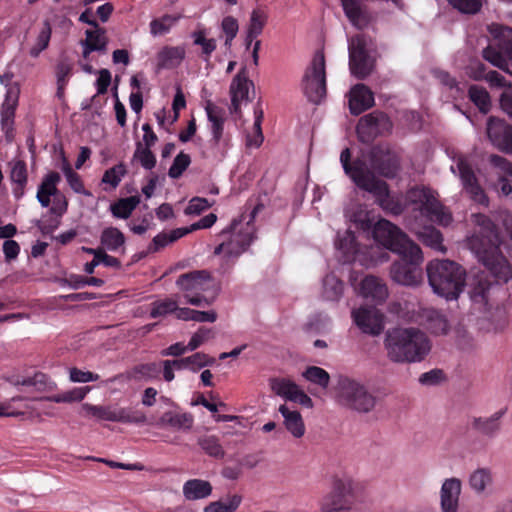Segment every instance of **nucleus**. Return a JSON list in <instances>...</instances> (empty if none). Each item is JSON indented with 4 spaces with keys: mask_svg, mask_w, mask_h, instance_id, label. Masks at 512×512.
I'll use <instances>...</instances> for the list:
<instances>
[{
    "mask_svg": "<svg viewBox=\"0 0 512 512\" xmlns=\"http://www.w3.org/2000/svg\"><path fill=\"white\" fill-rule=\"evenodd\" d=\"M10 382L15 386H32L38 391H53L57 385L46 374L33 372L25 376H12Z\"/></svg>",
    "mask_w": 512,
    "mask_h": 512,
    "instance_id": "29",
    "label": "nucleus"
},
{
    "mask_svg": "<svg viewBox=\"0 0 512 512\" xmlns=\"http://www.w3.org/2000/svg\"><path fill=\"white\" fill-rule=\"evenodd\" d=\"M349 67L351 74L359 79L368 76L374 67V57L364 35H356L349 40Z\"/></svg>",
    "mask_w": 512,
    "mask_h": 512,
    "instance_id": "14",
    "label": "nucleus"
},
{
    "mask_svg": "<svg viewBox=\"0 0 512 512\" xmlns=\"http://www.w3.org/2000/svg\"><path fill=\"white\" fill-rule=\"evenodd\" d=\"M354 324L361 332L378 336L384 330V315L375 307L360 306L351 312Z\"/></svg>",
    "mask_w": 512,
    "mask_h": 512,
    "instance_id": "18",
    "label": "nucleus"
},
{
    "mask_svg": "<svg viewBox=\"0 0 512 512\" xmlns=\"http://www.w3.org/2000/svg\"><path fill=\"white\" fill-rule=\"evenodd\" d=\"M100 242L105 249L117 252L124 246L125 236L119 229L107 227L101 233Z\"/></svg>",
    "mask_w": 512,
    "mask_h": 512,
    "instance_id": "42",
    "label": "nucleus"
},
{
    "mask_svg": "<svg viewBox=\"0 0 512 512\" xmlns=\"http://www.w3.org/2000/svg\"><path fill=\"white\" fill-rule=\"evenodd\" d=\"M51 38V27L48 23H44L40 29L34 45L30 49V55L37 57L39 54L48 47Z\"/></svg>",
    "mask_w": 512,
    "mask_h": 512,
    "instance_id": "58",
    "label": "nucleus"
},
{
    "mask_svg": "<svg viewBox=\"0 0 512 512\" xmlns=\"http://www.w3.org/2000/svg\"><path fill=\"white\" fill-rule=\"evenodd\" d=\"M271 390L286 401L294 402L304 408L314 407L311 397L289 378H272L269 380Z\"/></svg>",
    "mask_w": 512,
    "mask_h": 512,
    "instance_id": "17",
    "label": "nucleus"
},
{
    "mask_svg": "<svg viewBox=\"0 0 512 512\" xmlns=\"http://www.w3.org/2000/svg\"><path fill=\"white\" fill-rule=\"evenodd\" d=\"M254 114L255 121L253 125V132L248 134L246 137V145L249 148H258L263 142V135L261 131L263 112L260 109H255Z\"/></svg>",
    "mask_w": 512,
    "mask_h": 512,
    "instance_id": "55",
    "label": "nucleus"
},
{
    "mask_svg": "<svg viewBox=\"0 0 512 512\" xmlns=\"http://www.w3.org/2000/svg\"><path fill=\"white\" fill-rule=\"evenodd\" d=\"M427 321L428 329L434 334H445L448 331L447 320L437 311H428Z\"/></svg>",
    "mask_w": 512,
    "mask_h": 512,
    "instance_id": "59",
    "label": "nucleus"
},
{
    "mask_svg": "<svg viewBox=\"0 0 512 512\" xmlns=\"http://www.w3.org/2000/svg\"><path fill=\"white\" fill-rule=\"evenodd\" d=\"M384 346L388 358L395 363L421 362L430 352L427 335L417 328H394L386 333Z\"/></svg>",
    "mask_w": 512,
    "mask_h": 512,
    "instance_id": "3",
    "label": "nucleus"
},
{
    "mask_svg": "<svg viewBox=\"0 0 512 512\" xmlns=\"http://www.w3.org/2000/svg\"><path fill=\"white\" fill-rule=\"evenodd\" d=\"M334 390L335 398L340 405L358 413H369L376 405L375 396L359 379L341 375Z\"/></svg>",
    "mask_w": 512,
    "mask_h": 512,
    "instance_id": "6",
    "label": "nucleus"
},
{
    "mask_svg": "<svg viewBox=\"0 0 512 512\" xmlns=\"http://www.w3.org/2000/svg\"><path fill=\"white\" fill-rule=\"evenodd\" d=\"M355 485L345 475H334L330 481V491L319 502L320 512H349L353 506Z\"/></svg>",
    "mask_w": 512,
    "mask_h": 512,
    "instance_id": "8",
    "label": "nucleus"
},
{
    "mask_svg": "<svg viewBox=\"0 0 512 512\" xmlns=\"http://www.w3.org/2000/svg\"><path fill=\"white\" fill-rule=\"evenodd\" d=\"M253 83L248 79L246 72L241 70L230 85L231 113H237L242 102L248 99L249 89Z\"/></svg>",
    "mask_w": 512,
    "mask_h": 512,
    "instance_id": "26",
    "label": "nucleus"
},
{
    "mask_svg": "<svg viewBox=\"0 0 512 512\" xmlns=\"http://www.w3.org/2000/svg\"><path fill=\"white\" fill-rule=\"evenodd\" d=\"M391 123L382 113H372L362 117L357 125V134L361 141L369 142L374 137L389 131Z\"/></svg>",
    "mask_w": 512,
    "mask_h": 512,
    "instance_id": "19",
    "label": "nucleus"
},
{
    "mask_svg": "<svg viewBox=\"0 0 512 512\" xmlns=\"http://www.w3.org/2000/svg\"><path fill=\"white\" fill-rule=\"evenodd\" d=\"M400 259L395 261L390 269L392 280L400 285L416 287L423 281L422 264L424 256L421 248L416 244L396 253Z\"/></svg>",
    "mask_w": 512,
    "mask_h": 512,
    "instance_id": "7",
    "label": "nucleus"
},
{
    "mask_svg": "<svg viewBox=\"0 0 512 512\" xmlns=\"http://www.w3.org/2000/svg\"><path fill=\"white\" fill-rule=\"evenodd\" d=\"M374 240L383 248L398 253L414 242L388 220H379L373 228Z\"/></svg>",
    "mask_w": 512,
    "mask_h": 512,
    "instance_id": "16",
    "label": "nucleus"
},
{
    "mask_svg": "<svg viewBox=\"0 0 512 512\" xmlns=\"http://www.w3.org/2000/svg\"><path fill=\"white\" fill-rule=\"evenodd\" d=\"M176 286L182 292L186 303L193 306L209 305L211 301L204 293L214 286L213 279L205 270L182 274L176 280Z\"/></svg>",
    "mask_w": 512,
    "mask_h": 512,
    "instance_id": "9",
    "label": "nucleus"
},
{
    "mask_svg": "<svg viewBox=\"0 0 512 512\" xmlns=\"http://www.w3.org/2000/svg\"><path fill=\"white\" fill-rule=\"evenodd\" d=\"M343 10L349 21L357 28L368 24V15L359 0H341Z\"/></svg>",
    "mask_w": 512,
    "mask_h": 512,
    "instance_id": "36",
    "label": "nucleus"
},
{
    "mask_svg": "<svg viewBox=\"0 0 512 512\" xmlns=\"http://www.w3.org/2000/svg\"><path fill=\"white\" fill-rule=\"evenodd\" d=\"M380 153V149L373 148L370 151L369 159L363 155L362 158H358L350 164L351 153L346 148L341 152L340 162L345 174L356 186L371 193L385 211L398 215L404 210L405 205L409 204L413 206V210L419 211L421 216L427 220L442 226L449 225L452 216L438 201L436 193L431 189L425 187L410 189L406 195V203L399 197L390 195L387 184L374 175V172L386 177L394 175V169L386 168L380 163Z\"/></svg>",
    "mask_w": 512,
    "mask_h": 512,
    "instance_id": "1",
    "label": "nucleus"
},
{
    "mask_svg": "<svg viewBox=\"0 0 512 512\" xmlns=\"http://www.w3.org/2000/svg\"><path fill=\"white\" fill-rule=\"evenodd\" d=\"M488 31L497 41L500 51L489 46L483 50L484 59L495 67L512 74V70L509 68V64L512 65V28L492 23L488 26Z\"/></svg>",
    "mask_w": 512,
    "mask_h": 512,
    "instance_id": "10",
    "label": "nucleus"
},
{
    "mask_svg": "<svg viewBox=\"0 0 512 512\" xmlns=\"http://www.w3.org/2000/svg\"><path fill=\"white\" fill-rule=\"evenodd\" d=\"M348 103L351 114L359 115L373 106L374 96L364 84H356L349 91Z\"/></svg>",
    "mask_w": 512,
    "mask_h": 512,
    "instance_id": "25",
    "label": "nucleus"
},
{
    "mask_svg": "<svg viewBox=\"0 0 512 512\" xmlns=\"http://www.w3.org/2000/svg\"><path fill=\"white\" fill-rule=\"evenodd\" d=\"M192 423L193 419L189 414L166 412L159 418L157 426L161 428L173 427L179 430H188L191 428Z\"/></svg>",
    "mask_w": 512,
    "mask_h": 512,
    "instance_id": "40",
    "label": "nucleus"
},
{
    "mask_svg": "<svg viewBox=\"0 0 512 512\" xmlns=\"http://www.w3.org/2000/svg\"><path fill=\"white\" fill-rule=\"evenodd\" d=\"M178 17L172 15H164L159 19H154L150 23V32L153 36H160L168 33L176 24Z\"/></svg>",
    "mask_w": 512,
    "mask_h": 512,
    "instance_id": "56",
    "label": "nucleus"
},
{
    "mask_svg": "<svg viewBox=\"0 0 512 512\" xmlns=\"http://www.w3.org/2000/svg\"><path fill=\"white\" fill-rule=\"evenodd\" d=\"M468 293L474 303L485 305L488 301V293L492 287L485 271L474 269L470 272L468 278Z\"/></svg>",
    "mask_w": 512,
    "mask_h": 512,
    "instance_id": "22",
    "label": "nucleus"
},
{
    "mask_svg": "<svg viewBox=\"0 0 512 512\" xmlns=\"http://www.w3.org/2000/svg\"><path fill=\"white\" fill-rule=\"evenodd\" d=\"M10 382L15 386H32L38 391H53L57 385L46 374L33 372L25 376H12Z\"/></svg>",
    "mask_w": 512,
    "mask_h": 512,
    "instance_id": "28",
    "label": "nucleus"
},
{
    "mask_svg": "<svg viewBox=\"0 0 512 512\" xmlns=\"http://www.w3.org/2000/svg\"><path fill=\"white\" fill-rule=\"evenodd\" d=\"M193 43L194 45L200 46L202 50V55L204 59L207 61L211 54L216 49V40L213 38L207 37V32L205 29H199L192 33Z\"/></svg>",
    "mask_w": 512,
    "mask_h": 512,
    "instance_id": "47",
    "label": "nucleus"
},
{
    "mask_svg": "<svg viewBox=\"0 0 512 512\" xmlns=\"http://www.w3.org/2000/svg\"><path fill=\"white\" fill-rule=\"evenodd\" d=\"M177 308V301L167 298L163 300L155 301L151 304L150 316L152 318H157L160 316H165L169 313L174 312Z\"/></svg>",
    "mask_w": 512,
    "mask_h": 512,
    "instance_id": "61",
    "label": "nucleus"
},
{
    "mask_svg": "<svg viewBox=\"0 0 512 512\" xmlns=\"http://www.w3.org/2000/svg\"><path fill=\"white\" fill-rule=\"evenodd\" d=\"M335 247L342 253L343 260L346 262L358 260L362 264L370 266L388 260V253L378 246L371 247L366 256V252L359 249L355 236L349 229L343 233L338 232Z\"/></svg>",
    "mask_w": 512,
    "mask_h": 512,
    "instance_id": "11",
    "label": "nucleus"
},
{
    "mask_svg": "<svg viewBox=\"0 0 512 512\" xmlns=\"http://www.w3.org/2000/svg\"><path fill=\"white\" fill-rule=\"evenodd\" d=\"M268 19V15L265 11L261 9H254L251 12L249 24L247 26L246 31V47L249 49L254 40L262 33L266 22Z\"/></svg>",
    "mask_w": 512,
    "mask_h": 512,
    "instance_id": "35",
    "label": "nucleus"
},
{
    "mask_svg": "<svg viewBox=\"0 0 512 512\" xmlns=\"http://www.w3.org/2000/svg\"><path fill=\"white\" fill-rule=\"evenodd\" d=\"M207 118L211 124V133L215 145H220L223 140L225 112L220 107L208 103L205 107Z\"/></svg>",
    "mask_w": 512,
    "mask_h": 512,
    "instance_id": "31",
    "label": "nucleus"
},
{
    "mask_svg": "<svg viewBox=\"0 0 512 512\" xmlns=\"http://www.w3.org/2000/svg\"><path fill=\"white\" fill-rule=\"evenodd\" d=\"M134 159H136L146 170H151L156 165V158L152 153L151 148L143 147L142 143L136 144Z\"/></svg>",
    "mask_w": 512,
    "mask_h": 512,
    "instance_id": "60",
    "label": "nucleus"
},
{
    "mask_svg": "<svg viewBox=\"0 0 512 512\" xmlns=\"http://www.w3.org/2000/svg\"><path fill=\"white\" fill-rule=\"evenodd\" d=\"M428 282L433 292L446 300H456L463 292L465 269L457 262L432 260L426 266Z\"/></svg>",
    "mask_w": 512,
    "mask_h": 512,
    "instance_id": "4",
    "label": "nucleus"
},
{
    "mask_svg": "<svg viewBox=\"0 0 512 512\" xmlns=\"http://www.w3.org/2000/svg\"><path fill=\"white\" fill-rule=\"evenodd\" d=\"M80 415L85 418H94L96 420H105L115 422V419H120L116 415V406H101L92 405L90 403H83L79 411Z\"/></svg>",
    "mask_w": 512,
    "mask_h": 512,
    "instance_id": "34",
    "label": "nucleus"
},
{
    "mask_svg": "<svg viewBox=\"0 0 512 512\" xmlns=\"http://www.w3.org/2000/svg\"><path fill=\"white\" fill-rule=\"evenodd\" d=\"M140 203L139 196L119 199L110 205V211L115 218L127 219Z\"/></svg>",
    "mask_w": 512,
    "mask_h": 512,
    "instance_id": "43",
    "label": "nucleus"
},
{
    "mask_svg": "<svg viewBox=\"0 0 512 512\" xmlns=\"http://www.w3.org/2000/svg\"><path fill=\"white\" fill-rule=\"evenodd\" d=\"M473 234L467 238V245L479 262L497 279L507 282L512 278V268L502 255L501 239L493 222L483 214H473Z\"/></svg>",
    "mask_w": 512,
    "mask_h": 512,
    "instance_id": "2",
    "label": "nucleus"
},
{
    "mask_svg": "<svg viewBox=\"0 0 512 512\" xmlns=\"http://www.w3.org/2000/svg\"><path fill=\"white\" fill-rule=\"evenodd\" d=\"M256 210H253L247 217L241 216L233 220L231 225L224 229L220 237V243L215 248L216 255L222 254L226 259L237 258L253 242L255 237V226L253 224Z\"/></svg>",
    "mask_w": 512,
    "mask_h": 512,
    "instance_id": "5",
    "label": "nucleus"
},
{
    "mask_svg": "<svg viewBox=\"0 0 512 512\" xmlns=\"http://www.w3.org/2000/svg\"><path fill=\"white\" fill-rule=\"evenodd\" d=\"M487 135L497 149L512 154V127L505 121L490 117L487 123Z\"/></svg>",
    "mask_w": 512,
    "mask_h": 512,
    "instance_id": "20",
    "label": "nucleus"
},
{
    "mask_svg": "<svg viewBox=\"0 0 512 512\" xmlns=\"http://www.w3.org/2000/svg\"><path fill=\"white\" fill-rule=\"evenodd\" d=\"M486 78L492 85L505 88L500 96V105L502 110L512 118V84L507 83L505 78L496 71L489 72Z\"/></svg>",
    "mask_w": 512,
    "mask_h": 512,
    "instance_id": "33",
    "label": "nucleus"
},
{
    "mask_svg": "<svg viewBox=\"0 0 512 512\" xmlns=\"http://www.w3.org/2000/svg\"><path fill=\"white\" fill-rule=\"evenodd\" d=\"M82 250L94 256L93 260L86 263L84 266V271L87 274H92L94 272L95 267L99 265V261H103V264L108 267H118L120 265L117 258L108 255L103 249L82 247Z\"/></svg>",
    "mask_w": 512,
    "mask_h": 512,
    "instance_id": "41",
    "label": "nucleus"
},
{
    "mask_svg": "<svg viewBox=\"0 0 512 512\" xmlns=\"http://www.w3.org/2000/svg\"><path fill=\"white\" fill-rule=\"evenodd\" d=\"M125 173L126 169L123 164L115 165L104 173L102 183L108 184L112 189H114L119 185Z\"/></svg>",
    "mask_w": 512,
    "mask_h": 512,
    "instance_id": "64",
    "label": "nucleus"
},
{
    "mask_svg": "<svg viewBox=\"0 0 512 512\" xmlns=\"http://www.w3.org/2000/svg\"><path fill=\"white\" fill-rule=\"evenodd\" d=\"M469 96L471 101L479 108L483 113H487L490 109V97L488 92L480 86H471L469 89Z\"/></svg>",
    "mask_w": 512,
    "mask_h": 512,
    "instance_id": "54",
    "label": "nucleus"
},
{
    "mask_svg": "<svg viewBox=\"0 0 512 512\" xmlns=\"http://www.w3.org/2000/svg\"><path fill=\"white\" fill-rule=\"evenodd\" d=\"M107 39L102 29L94 27V29L86 31V39L83 42V57L88 59L89 54L93 51H103L106 48Z\"/></svg>",
    "mask_w": 512,
    "mask_h": 512,
    "instance_id": "39",
    "label": "nucleus"
},
{
    "mask_svg": "<svg viewBox=\"0 0 512 512\" xmlns=\"http://www.w3.org/2000/svg\"><path fill=\"white\" fill-rule=\"evenodd\" d=\"M17 93L13 90L7 93V105L3 108L1 113L2 130L5 131L7 138L11 137L14 122V108L16 103Z\"/></svg>",
    "mask_w": 512,
    "mask_h": 512,
    "instance_id": "44",
    "label": "nucleus"
},
{
    "mask_svg": "<svg viewBox=\"0 0 512 512\" xmlns=\"http://www.w3.org/2000/svg\"><path fill=\"white\" fill-rule=\"evenodd\" d=\"M116 415L120 419H115V422L134 424H144L147 422L146 415L143 412L135 410L133 408L116 407Z\"/></svg>",
    "mask_w": 512,
    "mask_h": 512,
    "instance_id": "53",
    "label": "nucleus"
},
{
    "mask_svg": "<svg viewBox=\"0 0 512 512\" xmlns=\"http://www.w3.org/2000/svg\"><path fill=\"white\" fill-rule=\"evenodd\" d=\"M358 293L365 299L376 304L383 303L388 297V288L380 278L368 275L365 276L358 288Z\"/></svg>",
    "mask_w": 512,
    "mask_h": 512,
    "instance_id": "24",
    "label": "nucleus"
},
{
    "mask_svg": "<svg viewBox=\"0 0 512 512\" xmlns=\"http://www.w3.org/2000/svg\"><path fill=\"white\" fill-rule=\"evenodd\" d=\"M185 57V49L180 46L164 47L157 55V62L160 68H175L181 64Z\"/></svg>",
    "mask_w": 512,
    "mask_h": 512,
    "instance_id": "37",
    "label": "nucleus"
},
{
    "mask_svg": "<svg viewBox=\"0 0 512 512\" xmlns=\"http://www.w3.org/2000/svg\"><path fill=\"white\" fill-rule=\"evenodd\" d=\"M61 181V176L57 172H49L43 178L38 187L36 198L42 207L47 208L51 204V197H53V205L51 212L62 215L67 211L68 202L66 197L59 191L58 184Z\"/></svg>",
    "mask_w": 512,
    "mask_h": 512,
    "instance_id": "15",
    "label": "nucleus"
},
{
    "mask_svg": "<svg viewBox=\"0 0 512 512\" xmlns=\"http://www.w3.org/2000/svg\"><path fill=\"white\" fill-rule=\"evenodd\" d=\"M186 233H187L186 230H181V229L173 230L170 233H160L153 238L152 243L149 247V250L151 252H156V251L160 250L161 248L167 246L168 244L181 238Z\"/></svg>",
    "mask_w": 512,
    "mask_h": 512,
    "instance_id": "52",
    "label": "nucleus"
},
{
    "mask_svg": "<svg viewBox=\"0 0 512 512\" xmlns=\"http://www.w3.org/2000/svg\"><path fill=\"white\" fill-rule=\"evenodd\" d=\"M191 163V158L188 154L180 152L174 159L169 168L168 175L173 178H179L183 172L188 168Z\"/></svg>",
    "mask_w": 512,
    "mask_h": 512,
    "instance_id": "62",
    "label": "nucleus"
},
{
    "mask_svg": "<svg viewBox=\"0 0 512 512\" xmlns=\"http://www.w3.org/2000/svg\"><path fill=\"white\" fill-rule=\"evenodd\" d=\"M302 376L309 382L317 384L322 388H327L330 382L329 373L321 367L309 366L303 371Z\"/></svg>",
    "mask_w": 512,
    "mask_h": 512,
    "instance_id": "50",
    "label": "nucleus"
},
{
    "mask_svg": "<svg viewBox=\"0 0 512 512\" xmlns=\"http://www.w3.org/2000/svg\"><path fill=\"white\" fill-rule=\"evenodd\" d=\"M450 157L453 160L450 170L453 174L459 176L465 193L474 202L487 206L488 197L478 183L469 157L456 152H452Z\"/></svg>",
    "mask_w": 512,
    "mask_h": 512,
    "instance_id": "12",
    "label": "nucleus"
},
{
    "mask_svg": "<svg viewBox=\"0 0 512 512\" xmlns=\"http://www.w3.org/2000/svg\"><path fill=\"white\" fill-rule=\"evenodd\" d=\"M462 490L460 479L452 477L445 479L440 489V507L442 512H457Z\"/></svg>",
    "mask_w": 512,
    "mask_h": 512,
    "instance_id": "23",
    "label": "nucleus"
},
{
    "mask_svg": "<svg viewBox=\"0 0 512 512\" xmlns=\"http://www.w3.org/2000/svg\"><path fill=\"white\" fill-rule=\"evenodd\" d=\"M212 485L203 479H190L183 485V495L187 500H200L212 494Z\"/></svg>",
    "mask_w": 512,
    "mask_h": 512,
    "instance_id": "32",
    "label": "nucleus"
},
{
    "mask_svg": "<svg viewBox=\"0 0 512 512\" xmlns=\"http://www.w3.org/2000/svg\"><path fill=\"white\" fill-rule=\"evenodd\" d=\"M181 369H189L193 372L207 366L210 363V358L202 353H195L189 357L178 359Z\"/></svg>",
    "mask_w": 512,
    "mask_h": 512,
    "instance_id": "57",
    "label": "nucleus"
},
{
    "mask_svg": "<svg viewBox=\"0 0 512 512\" xmlns=\"http://www.w3.org/2000/svg\"><path fill=\"white\" fill-rule=\"evenodd\" d=\"M493 173L497 176L495 187L503 196L512 193V163L499 155H491L489 158Z\"/></svg>",
    "mask_w": 512,
    "mask_h": 512,
    "instance_id": "21",
    "label": "nucleus"
},
{
    "mask_svg": "<svg viewBox=\"0 0 512 512\" xmlns=\"http://www.w3.org/2000/svg\"><path fill=\"white\" fill-rule=\"evenodd\" d=\"M502 413L497 412L488 418H474L473 428L485 435H493L499 429V419Z\"/></svg>",
    "mask_w": 512,
    "mask_h": 512,
    "instance_id": "48",
    "label": "nucleus"
},
{
    "mask_svg": "<svg viewBox=\"0 0 512 512\" xmlns=\"http://www.w3.org/2000/svg\"><path fill=\"white\" fill-rule=\"evenodd\" d=\"M242 501L240 495L234 494L224 499L211 502L204 509V512H234L238 509Z\"/></svg>",
    "mask_w": 512,
    "mask_h": 512,
    "instance_id": "46",
    "label": "nucleus"
},
{
    "mask_svg": "<svg viewBox=\"0 0 512 512\" xmlns=\"http://www.w3.org/2000/svg\"><path fill=\"white\" fill-rule=\"evenodd\" d=\"M278 411L283 417V425L285 429L294 438H302L305 435L306 427L300 412L296 409L290 408L286 404L280 405Z\"/></svg>",
    "mask_w": 512,
    "mask_h": 512,
    "instance_id": "27",
    "label": "nucleus"
},
{
    "mask_svg": "<svg viewBox=\"0 0 512 512\" xmlns=\"http://www.w3.org/2000/svg\"><path fill=\"white\" fill-rule=\"evenodd\" d=\"M160 373V364L158 363H146L138 365L133 370V376L138 379H153L158 377Z\"/></svg>",
    "mask_w": 512,
    "mask_h": 512,
    "instance_id": "63",
    "label": "nucleus"
},
{
    "mask_svg": "<svg viewBox=\"0 0 512 512\" xmlns=\"http://www.w3.org/2000/svg\"><path fill=\"white\" fill-rule=\"evenodd\" d=\"M494 483L493 472L490 468L479 467L472 471L468 477L470 489L477 495L487 494Z\"/></svg>",
    "mask_w": 512,
    "mask_h": 512,
    "instance_id": "30",
    "label": "nucleus"
},
{
    "mask_svg": "<svg viewBox=\"0 0 512 512\" xmlns=\"http://www.w3.org/2000/svg\"><path fill=\"white\" fill-rule=\"evenodd\" d=\"M412 230L415 232L418 239L422 241L424 245L441 253L446 252V248L443 245V237L436 228L432 226H426L418 230L413 227Z\"/></svg>",
    "mask_w": 512,
    "mask_h": 512,
    "instance_id": "38",
    "label": "nucleus"
},
{
    "mask_svg": "<svg viewBox=\"0 0 512 512\" xmlns=\"http://www.w3.org/2000/svg\"><path fill=\"white\" fill-rule=\"evenodd\" d=\"M62 171L67 180V183L71 187V189L77 193L85 196H90L91 194L85 189L84 184L80 178V176L73 171L70 164L64 159L62 165Z\"/></svg>",
    "mask_w": 512,
    "mask_h": 512,
    "instance_id": "49",
    "label": "nucleus"
},
{
    "mask_svg": "<svg viewBox=\"0 0 512 512\" xmlns=\"http://www.w3.org/2000/svg\"><path fill=\"white\" fill-rule=\"evenodd\" d=\"M343 288V283L334 274H327L323 279L322 297L327 301H338Z\"/></svg>",
    "mask_w": 512,
    "mask_h": 512,
    "instance_id": "45",
    "label": "nucleus"
},
{
    "mask_svg": "<svg viewBox=\"0 0 512 512\" xmlns=\"http://www.w3.org/2000/svg\"><path fill=\"white\" fill-rule=\"evenodd\" d=\"M303 88L311 102L319 103L326 96L325 57L322 51H317L307 68Z\"/></svg>",
    "mask_w": 512,
    "mask_h": 512,
    "instance_id": "13",
    "label": "nucleus"
},
{
    "mask_svg": "<svg viewBox=\"0 0 512 512\" xmlns=\"http://www.w3.org/2000/svg\"><path fill=\"white\" fill-rule=\"evenodd\" d=\"M198 444L202 450L211 457L222 458L224 450L219 443V440L214 435L202 436L198 439Z\"/></svg>",
    "mask_w": 512,
    "mask_h": 512,
    "instance_id": "51",
    "label": "nucleus"
}]
</instances>
